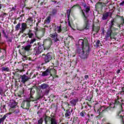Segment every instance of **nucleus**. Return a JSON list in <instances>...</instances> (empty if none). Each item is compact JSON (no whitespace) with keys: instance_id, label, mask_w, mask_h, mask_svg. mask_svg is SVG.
<instances>
[{"instance_id":"aec40b11","label":"nucleus","mask_w":124,"mask_h":124,"mask_svg":"<svg viewBox=\"0 0 124 124\" xmlns=\"http://www.w3.org/2000/svg\"><path fill=\"white\" fill-rule=\"evenodd\" d=\"M51 21V16H48L46 18L44 21V23L46 24V25H49L50 24V22Z\"/></svg>"},{"instance_id":"f3484780","label":"nucleus","mask_w":124,"mask_h":124,"mask_svg":"<svg viewBox=\"0 0 124 124\" xmlns=\"http://www.w3.org/2000/svg\"><path fill=\"white\" fill-rule=\"evenodd\" d=\"M111 14L110 13L107 12L103 15L102 17V20H106L107 18H108L109 16H111Z\"/></svg>"},{"instance_id":"e2e57ef3","label":"nucleus","mask_w":124,"mask_h":124,"mask_svg":"<svg viewBox=\"0 0 124 124\" xmlns=\"http://www.w3.org/2000/svg\"><path fill=\"white\" fill-rule=\"evenodd\" d=\"M0 9H1V4H0Z\"/></svg>"},{"instance_id":"58836bf2","label":"nucleus","mask_w":124,"mask_h":124,"mask_svg":"<svg viewBox=\"0 0 124 124\" xmlns=\"http://www.w3.org/2000/svg\"><path fill=\"white\" fill-rule=\"evenodd\" d=\"M39 2H40L39 5L41 6L43 5V4H44V0H41Z\"/></svg>"},{"instance_id":"a19ab883","label":"nucleus","mask_w":124,"mask_h":124,"mask_svg":"<svg viewBox=\"0 0 124 124\" xmlns=\"http://www.w3.org/2000/svg\"><path fill=\"white\" fill-rule=\"evenodd\" d=\"M99 5L102 6V3L98 2L96 4V6H99Z\"/></svg>"},{"instance_id":"1a4fd4ad","label":"nucleus","mask_w":124,"mask_h":124,"mask_svg":"<svg viewBox=\"0 0 124 124\" xmlns=\"http://www.w3.org/2000/svg\"><path fill=\"white\" fill-rule=\"evenodd\" d=\"M51 71H52V70H51V68H48L46 71L42 73V76L44 77L45 76H48V75L51 76Z\"/></svg>"},{"instance_id":"e433bc0d","label":"nucleus","mask_w":124,"mask_h":124,"mask_svg":"<svg viewBox=\"0 0 124 124\" xmlns=\"http://www.w3.org/2000/svg\"><path fill=\"white\" fill-rule=\"evenodd\" d=\"M80 116H81L82 117H85V116H86V112L82 111V112H81L80 113Z\"/></svg>"},{"instance_id":"f8f14e48","label":"nucleus","mask_w":124,"mask_h":124,"mask_svg":"<svg viewBox=\"0 0 124 124\" xmlns=\"http://www.w3.org/2000/svg\"><path fill=\"white\" fill-rule=\"evenodd\" d=\"M28 36H26L25 38V42L28 41V38H31V39H33V36H34V34L31 32V31L30 30L29 32L27 33Z\"/></svg>"},{"instance_id":"a211bd4d","label":"nucleus","mask_w":124,"mask_h":124,"mask_svg":"<svg viewBox=\"0 0 124 124\" xmlns=\"http://www.w3.org/2000/svg\"><path fill=\"white\" fill-rule=\"evenodd\" d=\"M78 101H79L78 98L73 99V100L70 101V103L72 106H75V105H76V103H77Z\"/></svg>"},{"instance_id":"f257e3e1","label":"nucleus","mask_w":124,"mask_h":124,"mask_svg":"<svg viewBox=\"0 0 124 124\" xmlns=\"http://www.w3.org/2000/svg\"><path fill=\"white\" fill-rule=\"evenodd\" d=\"M83 7L86 8L84 10L86 14L84 12L83 10H81V12L84 16L83 20L84 25L83 26V28L84 30H89V28H90V20L88 19L87 16H88V13H89V11L91 10V9L90 8V6H87L86 4L83 5Z\"/></svg>"},{"instance_id":"c756f323","label":"nucleus","mask_w":124,"mask_h":124,"mask_svg":"<svg viewBox=\"0 0 124 124\" xmlns=\"http://www.w3.org/2000/svg\"><path fill=\"white\" fill-rule=\"evenodd\" d=\"M56 31H57V32L60 33L62 32V27L60 26H57L56 28Z\"/></svg>"},{"instance_id":"20e7f679","label":"nucleus","mask_w":124,"mask_h":124,"mask_svg":"<svg viewBox=\"0 0 124 124\" xmlns=\"http://www.w3.org/2000/svg\"><path fill=\"white\" fill-rule=\"evenodd\" d=\"M45 123V124H48V123H50V124H58V121L56 119V117L54 116L51 118L48 116H46Z\"/></svg>"},{"instance_id":"412c9836","label":"nucleus","mask_w":124,"mask_h":124,"mask_svg":"<svg viewBox=\"0 0 124 124\" xmlns=\"http://www.w3.org/2000/svg\"><path fill=\"white\" fill-rule=\"evenodd\" d=\"M34 89H36V86H33L31 89V91H30L31 95H33L35 93V90H34Z\"/></svg>"},{"instance_id":"774afa93","label":"nucleus","mask_w":124,"mask_h":124,"mask_svg":"<svg viewBox=\"0 0 124 124\" xmlns=\"http://www.w3.org/2000/svg\"><path fill=\"white\" fill-rule=\"evenodd\" d=\"M34 45L36 46V44H34L33 46H34Z\"/></svg>"},{"instance_id":"680f3d73","label":"nucleus","mask_w":124,"mask_h":124,"mask_svg":"<svg viewBox=\"0 0 124 124\" xmlns=\"http://www.w3.org/2000/svg\"><path fill=\"white\" fill-rule=\"evenodd\" d=\"M104 108V107H101V108H100V109H101V110H102V108Z\"/></svg>"},{"instance_id":"3c124183","label":"nucleus","mask_w":124,"mask_h":124,"mask_svg":"<svg viewBox=\"0 0 124 124\" xmlns=\"http://www.w3.org/2000/svg\"><path fill=\"white\" fill-rule=\"evenodd\" d=\"M40 98H41V96H40V95H38L37 96V99H40Z\"/></svg>"},{"instance_id":"338daca9","label":"nucleus","mask_w":124,"mask_h":124,"mask_svg":"<svg viewBox=\"0 0 124 124\" xmlns=\"http://www.w3.org/2000/svg\"><path fill=\"white\" fill-rule=\"evenodd\" d=\"M71 112L72 113V112H73V109H71Z\"/></svg>"},{"instance_id":"c85d7f7f","label":"nucleus","mask_w":124,"mask_h":124,"mask_svg":"<svg viewBox=\"0 0 124 124\" xmlns=\"http://www.w3.org/2000/svg\"><path fill=\"white\" fill-rule=\"evenodd\" d=\"M122 102V100L120 99V98H117V99H115V104H121Z\"/></svg>"},{"instance_id":"6e6d98bb","label":"nucleus","mask_w":124,"mask_h":124,"mask_svg":"<svg viewBox=\"0 0 124 124\" xmlns=\"http://www.w3.org/2000/svg\"><path fill=\"white\" fill-rule=\"evenodd\" d=\"M24 16H25V15L22 14L20 16V17L21 18H23V17H24Z\"/></svg>"},{"instance_id":"0e129e2a","label":"nucleus","mask_w":124,"mask_h":124,"mask_svg":"<svg viewBox=\"0 0 124 124\" xmlns=\"http://www.w3.org/2000/svg\"><path fill=\"white\" fill-rule=\"evenodd\" d=\"M41 0H39L38 1V3H39V2H40Z\"/></svg>"},{"instance_id":"393cba45","label":"nucleus","mask_w":124,"mask_h":124,"mask_svg":"<svg viewBox=\"0 0 124 124\" xmlns=\"http://www.w3.org/2000/svg\"><path fill=\"white\" fill-rule=\"evenodd\" d=\"M50 70L52 71H50V76H53V74L54 75H56L57 74V71H56V69L50 68Z\"/></svg>"},{"instance_id":"f704fd0d","label":"nucleus","mask_w":124,"mask_h":124,"mask_svg":"<svg viewBox=\"0 0 124 124\" xmlns=\"http://www.w3.org/2000/svg\"><path fill=\"white\" fill-rule=\"evenodd\" d=\"M43 124V118H41L38 121V124Z\"/></svg>"},{"instance_id":"2f4dec72","label":"nucleus","mask_w":124,"mask_h":124,"mask_svg":"<svg viewBox=\"0 0 124 124\" xmlns=\"http://www.w3.org/2000/svg\"><path fill=\"white\" fill-rule=\"evenodd\" d=\"M57 12H58V10H57L56 9H54L51 12V14L52 15H56V14H57Z\"/></svg>"},{"instance_id":"c9c22d12","label":"nucleus","mask_w":124,"mask_h":124,"mask_svg":"<svg viewBox=\"0 0 124 124\" xmlns=\"http://www.w3.org/2000/svg\"><path fill=\"white\" fill-rule=\"evenodd\" d=\"M15 115H17L20 113V109H16L14 112Z\"/></svg>"},{"instance_id":"4be33fe9","label":"nucleus","mask_w":124,"mask_h":124,"mask_svg":"<svg viewBox=\"0 0 124 124\" xmlns=\"http://www.w3.org/2000/svg\"><path fill=\"white\" fill-rule=\"evenodd\" d=\"M21 30V23L19 22L16 26H15V31H18L19 30Z\"/></svg>"},{"instance_id":"b1692460","label":"nucleus","mask_w":124,"mask_h":124,"mask_svg":"<svg viewBox=\"0 0 124 124\" xmlns=\"http://www.w3.org/2000/svg\"><path fill=\"white\" fill-rule=\"evenodd\" d=\"M11 108H14L16 106H17V102L15 101H12L10 102Z\"/></svg>"},{"instance_id":"6e6552de","label":"nucleus","mask_w":124,"mask_h":124,"mask_svg":"<svg viewBox=\"0 0 124 124\" xmlns=\"http://www.w3.org/2000/svg\"><path fill=\"white\" fill-rule=\"evenodd\" d=\"M123 111H120L117 113V119H121L122 124H124V116H123Z\"/></svg>"},{"instance_id":"13d9d810","label":"nucleus","mask_w":124,"mask_h":124,"mask_svg":"<svg viewBox=\"0 0 124 124\" xmlns=\"http://www.w3.org/2000/svg\"><path fill=\"white\" fill-rule=\"evenodd\" d=\"M2 32L3 34H6V33H5V31L4 30H2Z\"/></svg>"},{"instance_id":"423d86ee","label":"nucleus","mask_w":124,"mask_h":124,"mask_svg":"<svg viewBox=\"0 0 124 124\" xmlns=\"http://www.w3.org/2000/svg\"><path fill=\"white\" fill-rule=\"evenodd\" d=\"M49 36L52 38V40H53V43H54L55 45H56V44L57 43V42L60 41V39L58 38V33H57V32H55L54 33L50 34Z\"/></svg>"},{"instance_id":"5701e85b","label":"nucleus","mask_w":124,"mask_h":124,"mask_svg":"<svg viewBox=\"0 0 124 124\" xmlns=\"http://www.w3.org/2000/svg\"><path fill=\"white\" fill-rule=\"evenodd\" d=\"M78 43L79 45H81V46H82V47H84V44L86 43V41H84V40L80 39L78 40Z\"/></svg>"},{"instance_id":"69168bd1","label":"nucleus","mask_w":124,"mask_h":124,"mask_svg":"<svg viewBox=\"0 0 124 124\" xmlns=\"http://www.w3.org/2000/svg\"><path fill=\"white\" fill-rule=\"evenodd\" d=\"M91 117H93V114H91Z\"/></svg>"},{"instance_id":"4c0bfd02","label":"nucleus","mask_w":124,"mask_h":124,"mask_svg":"<svg viewBox=\"0 0 124 124\" xmlns=\"http://www.w3.org/2000/svg\"><path fill=\"white\" fill-rule=\"evenodd\" d=\"M100 44V41L99 40H98L96 42L95 45L96 46H97V47H99Z\"/></svg>"},{"instance_id":"09e8293b","label":"nucleus","mask_w":124,"mask_h":124,"mask_svg":"<svg viewBox=\"0 0 124 124\" xmlns=\"http://www.w3.org/2000/svg\"><path fill=\"white\" fill-rule=\"evenodd\" d=\"M52 44H53V41H50V45L48 46V48L51 47V45H52Z\"/></svg>"},{"instance_id":"49530a36","label":"nucleus","mask_w":124,"mask_h":124,"mask_svg":"<svg viewBox=\"0 0 124 124\" xmlns=\"http://www.w3.org/2000/svg\"><path fill=\"white\" fill-rule=\"evenodd\" d=\"M30 106H31V105H30V102H27V108H30Z\"/></svg>"},{"instance_id":"37998d69","label":"nucleus","mask_w":124,"mask_h":124,"mask_svg":"<svg viewBox=\"0 0 124 124\" xmlns=\"http://www.w3.org/2000/svg\"><path fill=\"white\" fill-rule=\"evenodd\" d=\"M28 21H30V22H32L33 21V19H32V17H29L28 18Z\"/></svg>"},{"instance_id":"6ab92c4d","label":"nucleus","mask_w":124,"mask_h":124,"mask_svg":"<svg viewBox=\"0 0 124 124\" xmlns=\"http://www.w3.org/2000/svg\"><path fill=\"white\" fill-rule=\"evenodd\" d=\"M70 116H71V112H70L69 109H67L65 113V117L68 119H70Z\"/></svg>"},{"instance_id":"c03bdc74","label":"nucleus","mask_w":124,"mask_h":124,"mask_svg":"<svg viewBox=\"0 0 124 124\" xmlns=\"http://www.w3.org/2000/svg\"><path fill=\"white\" fill-rule=\"evenodd\" d=\"M4 121L3 120L2 118H0V124H3Z\"/></svg>"},{"instance_id":"a18cd8bd","label":"nucleus","mask_w":124,"mask_h":124,"mask_svg":"<svg viewBox=\"0 0 124 124\" xmlns=\"http://www.w3.org/2000/svg\"><path fill=\"white\" fill-rule=\"evenodd\" d=\"M119 5H120L121 6H124V1H123L122 2H121L119 4Z\"/></svg>"},{"instance_id":"ddd939ff","label":"nucleus","mask_w":124,"mask_h":124,"mask_svg":"<svg viewBox=\"0 0 124 124\" xmlns=\"http://www.w3.org/2000/svg\"><path fill=\"white\" fill-rule=\"evenodd\" d=\"M21 83H23V84H25L27 81H28L30 79V78L26 75H23L22 76H21Z\"/></svg>"},{"instance_id":"bb28decb","label":"nucleus","mask_w":124,"mask_h":124,"mask_svg":"<svg viewBox=\"0 0 124 124\" xmlns=\"http://www.w3.org/2000/svg\"><path fill=\"white\" fill-rule=\"evenodd\" d=\"M1 113H5L6 112V109L5 108V105H3L0 107Z\"/></svg>"},{"instance_id":"a878e982","label":"nucleus","mask_w":124,"mask_h":124,"mask_svg":"<svg viewBox=\"0 0 124 124\" xmlns=\"http://www.w3.org/2000/svg\"><path fill=\"white\" fill-rule=\"evenodd\" d=\"M12 113L11 112H9L8 113H6L3 117L2 118V119H3V120L4 121V120H5V119H6V118H8V117H9V116H10V115H11Z\"/></svg>"},{"instance_id":"ea45409f","label":"nucleus","mask_w":124,"mask_h":124,"mask_svg":"<svg viewBox=\"0 0 124 124\" xmlns=\"http://www.w3.org/2000/svg\"><path fill=\"white\" fill-rule=\"evenodd\" d=\"M3 93V89L1 87H0V95H1V94H2Z\"/></svg>"},{"instance_id":"052dcab7","label":"nucleus","mask_w":124,"mask_h":124,"mask_svg":"<svg viewBox=\"0 0 124 124\" xmlns=\"http://www.w3.org/2000/svg\"><path fill=\"white\" fill-rule=\"evenodd\" d=\"M95 92H96V93H97L98 92V89H95Z\"/></svg>"},{"instance_id":"9d476101","label":"nucleus","mask_w":124,"mask_h":124,"mask_svg":"<svg viewBox=\"0 0 124 124\" xmlns=\"http://www.w3.org/2000/svg\"><path fill=\"white\" fill-rule=\"evenodd\" d=\"M27 28H28L27 24L24 22L22 23L20 32H21V33H23V32L26 31V30H27Z\"/></svg>"},{"instance_id":"39448f33","label":"nucleus","mask_w":124,"mask_h":124,"mask_svg":"<svg viewBox=\"0 0 124 124\" xmlns=\"http://www.w3.org/2000/svg\"><path fill=\"white\" fill-rule=\"evenodd\" d=\"M42 56H45L43 58L44 62L43 63H48L52 61V52H48L46 55L45 54H43Z\"/></svg>"},{"instance_id":"7c9ffc66","label":"nucleus","mask_w":124,"mask_h":124,"mask_svg":"<svg viewBox=\"0 0 124 124\" xmlns=\"http://www.w3.org/2000/svg\"><path fill=\"white\" fill-rule=\"evenodd\" d=\"M113 26H114V19H111V20L110 21V24L109 25V28L108 29V30H112V28L113 27Z\"/></svg>"},{"instance_id":"864d4df0","label":"nucleus","mask_w":124,"mask_h":124,"mask_svg":"<svg viewBox=\"0 0 124 124\" xmlns=\"http://www.w3.org/2000/svg\"><path fill=\"white\" fill-rule=\"evenodd\" d=\"M6 16V13H3L2 15V17H4V16Z\"/></svg>"},{"instance_id":"bf43d9fd","label":"nucleus","mask_w":124,"mask_h":124,"mask_svg":"<svg viewBox=\"0 0 124 124\" xmlns=\"http://www.w3.org/2000/svg\"><path fill=\"white\" fill-rule=\"evenodd\" d=\"M76 6H77V5H74V6L71 8V9H72V8H74V7H76Z\"/></svg>"},{"instance_id":"5fc2aeb1","label":"nucleus","mask_w":124,"mask_h":124,"mask_svg":"<svg viewBox=\"0 0 124 124\" xmlns=\"http://www.w3.org/2000/svg\"><path fill=\"white\" fill-rule=\"evenodd\" d=\"M121 72V70L120 69H118L117 71V74H119V73H120Z\"/></svg>"},{"instance_id":"de8ad7c7","label":"nucleus","mask_w":124,"mask_h":124,"mask_svg":"<svg viewBox=\"0 0 124 124\" xmlns=\"http://www.w3.org/2000/svg\"><path fill=\"white\" fill-rule=\"evenodd\" d=\"M84 78H85V80H88V78H89V76L88 75H85L84 76Z\"/></svg>"},{"instance_id":"9b49d317","label":"nucleus","mask_w":124,"mask_h":124,"mask_svg":"<svg viewBox=\"0 0 124 124\" xmlns=\"http://www.w3.org/2000/svg\"><path fill=\"white\" fill-rule=\"evenodd\" d=\"M38 49H40L42 52L45 51V48L44 47V43L39 42L37 43Z\"/></svg>"},{"instance_id":"f03ea898","label":"nucleus","mask_w":124,"mask_h":124,"mask_svg":"<svg viewBox=\"0 0 124 124\" xmlns=\"http://www.w3.org/2000/svg\"><path fill=\"white\" fill-rule=\"evenodd\" d=\"M35 41H36V39L35 38H33V39H31L30 40V39L27 40V41H26V42L29 43V45H26L25 46H23V48H24L25 51L29 52L31 50V46H32L31 44H33V43H34ZM23 44L24 43H26V41L23 42Z\"/></svg>"},{"instance_id":"0eeeda50","label":"nucleus","mask_w":124,"mask_h":124,"mask_svg":"<svg viewBox=\"0 0 124 124\" xmlns=\"http://www.w3.org/2000/svg\"><path fill=\"white\" fill-rule=\"evenodd\" d=\"M46 31V30H45V28L42 29L41 31H38V34H36V33L35 34L36 38H38V39H41L42 37H43V36L45 35Z\"/></svg>"},{"instance_id":"473e14b6","label":"nucleus","mask_w":124,"mask_h":124,"mask_svg":"<svg viewBox=\"0 0 124 124\" xmlns=\"http://www.w3.org/2000/svg\"><path fill=\"white\" fill-rule=\"evenodd\" d=\"M71 12V9L68 10L67 11V17L68 19H69V17L70 16V13Z\"/></svg>"},{"instance_id":"72a5a7b5","label":"nucleus","mask_w":124,"mask_h":124,"mask_svg":"<svg viewBox=\"0 0 124 124\" xmlns=\"http://www.w3.org/2000/svg\"><path fill=\"white\" fill-rule=\"evenodd\" d=\"M62 32H65V31H67V27L64 26L62 29Z\"/></svg>"},{"instance_id":"603ef678","label":"nucleus","mask_w":124,"mask_h":124,"mask_svg":"<svg viewBox=\"0 0 124 124\" xmlns=\"http://www.w3.org/2000/svg\"><path fill=\"white\" fill-rule=\"evenodd\" d=\"M68 25L69 27H70V28H71V24H70V21L68 22Z\"/></svg>"},{"instance_id":"4d7b16f0","label":"nucleus","mask_w":124,"mask_h":124,"mask_svg":"<svg viewBox=\"0 0 124 124\" xmlns=\"http://www.w3.org/2000/svg\"><path fill=\"white\" fill-rule=\"evenodd\" d=\"M51 1H52V2H54V3H57V1L56 0L53 1V0H51Z\"/></svg>"},{"instance_id":"7ed1b4c3","label":"nucleus","mask_w":124,"mask_h":124,"mask_svg":"<svg viewBox=\"0 0 124 124\" xmlns=\"http://www.w3.org/2000/svg\"><path fill=\"white\" fill-rule=\"evenodd\" d=\"M89 49L90 47H89L88 46H86L85 48H83L82 51L80 53V57H81L82 59H83V60H86V59H88L90 54Z\"/></svg>"},{"instance_id":"2eb2a0df","label":"nucleus","mask_w":124,"mask_h":124,"mask_svg":"<svg viewBox=\"0 0 124 124\" xmlns=\"http://www.w3.org/2000/svg\"><path fill=\"white\" fill-rule=\"evenodd\" d=\"M39 88L41 90H47V89H49V85L46 83H43L39 86Z\"/></svg>"},{"instance_id":"8fccbe9b","label":"nucleus","mask_w":124,"mask_h":124,"mask_svg":"<svg viewBox=\"0 0 124 124\" xmlns=\"http://www.w3.org/2000/svg\"><path fill=\"white\" fill-rule=\"evenodd\" d=\"M45 93L46 94H48L49 93V90L46 89V90L45 91Z\"/></svg>"},{"instance_id":"79ce46f5","label":"nucleus","mask_w":124,"mask_h":124,"mask_svg":"<svg viewBox=\"0 0 124 124\" xmlns=\"http://www.w3.org/2000/svg\"><path fill=\"white\" fill-rule=\"evenodd\" d=\"M11 11H14V12L16 11V6H15L12 8Z\"/></svg>"},{"instance_id":"dca6fc26","label":"nucleus","mask_w":124,"mask_h":124,"mask_svg":"<svg viewBox=\"0 0 124 124\" xmlns=\"http://www.w3.org/2000/svg\"><path fill=\"white\" fill-rule=\"evenodd\" d=\"M33 52L36 56H37V55H39V54H41V53H42V51L40 49L38 48L37 46L34 48Z\"/></svg>"},{"instance_id":"cd10ccee","label":"nucleus","mask_w":124,"mask_h":124,"mask_svg":"<svg viewBox=\"0 0 124 124\" xmlns=\"http://www.w3.org/2000/svg\"><path fill=\"white\" fill-rule=\"evenodd\" d=\"M2 71H5L6 72H10V69H9V67H2Z\"/></svg>"},{"instance_id":"4468645a","label":"nucleus","mask_w":124,"mask_h":124,"mask_svg":"<svg viewBox=\"0 0 124 124\" xmlns=\"http://www.w3.org/2000/svg\"><path fill=\"white\" fill-rule=\"evenodd\" d=\"M111 33H112V30H111V29H108L106 33L107 34L105 36V37L104 38V39L106 40V41H107L109 39V37L111 36Z\"/></svg>"}]
</instances>
